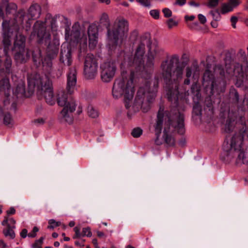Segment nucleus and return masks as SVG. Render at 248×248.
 <instances>
[{"label": "nucleus", "instance_id": "f257e3e1", "mask_svg": "<svg viewBox=\"0 0 248 248\" xmlns=\"http://www.w3.org/2000/svg\"><path fill=\"white\" fill-rule=\"evenodd\" d=\"M161 75L166 84L168 99L172 104L170 111H164L160 108L157 118L153 125L156 136L155 142L163 131V139L169 146H174L175 139L173 134L177 132L180 135L185 133L184 114L180 112L179 99L180 94L178 91L179 81L183 76L184 66L179 63V57L173 55L162 62L160 65Z\"/></svg>", "mask_w": 248, "mask_h": 248}, {"label": "nucleus", "instance_id": "f03ea898", "mask_svg": "<svg viewBox=\"0 0 248 248\" xmlns=\"http://www.w3.org/2000/svg\"><path fill=\"white\" fill-rule=\"evenodd\" d=\"M163 50L158 47L151 46L149 39L142 38L136 48L133 61H127L125 59L123 64L132 67L136 73L140 72L142 76L153 69L155 58L160 55Z\"/></svg>", "mask_w": 248, "mask_h": 248}, {"label": "nucleus", "instance_id": "7ed1b4c3", "mask_svg": "<svg viewBox=\"0 0 248 248\" xmlns=\"http://www.w3.org/2000/svg\"><path fill=\"white\" fill-rule=\"evenodd\" d=\"M36 34L39 39V43L44 41L45 45L48 44V46L46 49V55L44 60L41 58L40 50H37L36 54L34 51L32 52L33 60L35 63H40L42 62L44 69L50 73L52 67V60L57 57L60 45L59 39L55 35L52 41H50V34L46 32L45 24L40 21H37L34 24L33 31L32 32L31 36L35 35Z\"/></svg>", "mask_w": 248, "mask_h": 248}, {"label": "nucleus", "instance_id": "20e7f679", "mask_svg": "<svg viewBox=\"0 0 248 248\" xmlns=\"http://www.w3.org/2000/svg\"><path fill=\"white\" fill-rule=\"evenodd\" d=\"M248 140V128L243 127L239 133L235 134L230 142H225L223 145L221 159L226 163H230L237 156V165L248 164V152L243 148V139Z\"/></svg>", "mask_w": 248, "mask_h": 248}, {"label": "nucleus", "instance_id": "39448f33", "mask_svg": "<svg viewBox=\"0 0 248 248\" xmlns=\"http://www.w3.org/2000/svg\"><path fill=\"white\" fill-rule=\"evenodd\" d=\"M100 23L105 26L107 29V39L109 48L113 50L118 44L120 38L124 36L128 31L127 21L122 19H117L113 25L110 26L108 16L104 13L100 18Z\"/></svg>", "mask_w": 248, "mask_h": 248}, {"label": "nucleus", "instance_id": "423d86ee", "mask_svg": "<svg viewBox=\"0 0 248 248\" xmlns=\"http://www.w3.org/2000/svg\"><path fill=\"white\" fill-rule=\"evenodd\" d=\"M219 74L221 77L224 76L225 72L220 65H216L214 68V74L209 69V67L204 72L202 77V85L205 88L206 93L209 96L215 93H219L224 91L225 82L223 79L217 78L215 76Z\"/></svg>", "mask_w": 248, "mask_h": 248}, {"label": "nucleus", "instance_id": "0eeeda50", "mask_svg": "<svg viewBox=\"0 0 248 248\" xmlns=\"http://www.w3.org/2000/svg\"><path fill=\"white\" fill-rule=\"evenodd\" d=\"M134 75V72L131 71L128 79L123 78L116 79L112 88V93L114 98L118 99L124 95L125 106L127 109L131 107L130 102L133 99L135 92L133 80Z\"/></svg>", "mask_w": 248, "mask_h": 248}, {"label": "nucleus", "instance_id": "6e6552de", "mask_svg": "<svg viewBox=\"0 0 248 248\" xmlns=\"http://www.w3.org/2000/svg\"><path fill=\"white\" fill-rule=\"evenodd\" d=\"M149 81H145V84L141 86L138 91L135 97L133 107L138 109L142 108L144 112L147 111L149 109V104L152 102L156 95V89L158 87V81L154 82V89L150 91Z\"/></svg>", "mask_w": 248, "mask_h": 248}, {"label": "nucleus", "instance_id": "1a4fd4ad", "mask_svg": "<svg viewBox=\"0 0 248 248\" xmlns=\"http://www.w3.org/2000/svg\"><path fill=\"white\" fill-rule=\"evenodd\" d=\"M28 82L30 93H32L34 92V88L36 87L40 93L44 95L48 104L53 105L55 103L52 83L48 77L45 76L36 79H30Z\"/></svg>", "mask_w": 248, "mask_h": 248}, {"label": "nucleus", "instance_id": "9d476101", "mask_svg": "<svg viewBox=\"0 0 248 248\" xmlns=\"http://www.w3.org/2000/svg\"><path fill=\"white\" fill-rule=\"evenodd\" d=\"M57 103L59 106L63 107L59 115L60 120L71 124L73 121V113L77 106L76 100L70 96H69L68 93L61 91L58 94Z\"/></svg>", "mask_w": 248, "mask_h": 248}, {"label": "nucleus", "instance_id": "9b49d317", "mask_svg": "<svg viewBox=\"0 0 248 248\" xmlns=\"http://www.w3.org/2000/svg\"><path fill=\"white\" fill-rule=\"evenodd\" d=\"M98 62L96 58L92 54H88L84 62L83 74L87 79H94L97 74Z\"/></svg>", "mask_w": 248, "mask_h": 248}, {"label": "nucleus", "instance_id": "f8f14e48", "mask_svg": "<svg viewBox=\"0 0 248 248\" xmlns=\"http://www.w3.org/2000/svg\"><path fill=\"white\" fill-rule=\"evenodd\" d=\"M117 69L116 64L113 61H108L100 65L102 80L104 82L110 81L114 77Z\"/></svg>", "mask_w": 248, "mask_h": 248}, {"label": "nucleus", "instance_id": "ddd939ff", "mask_svg": "<svg viewBox=\"0 0 248 248\" xmlns=\"http://www.w3.org/2000/svg\"><path fill=\"white\" fill-rule=\"evenodd\" d=\"M16 103L15 102L12 103V105H10V101L9 99H5L3 101V104L2 106L0 107V117L2 118L3 123L5 125H9L13 124V120L12 117L9 112V109H13L14 110L16 108Z\"/></svg>", "mask_w": 248, "mask_h": 248}, {"label": "nucleus", "instance_id": "4468645a", "mask_svg": "<svg viewBox=\"0 0 248 248\" xmlns=\"http://www.w3.org/2000/svg\"><path fill=\"white\" fill-rule=\"evenodd\" d=\"M200 75V67L197 63H193L188 65L185 69V76L186 78L184 80L185 85H189L190 83V78L197 80Z\"/></svg>", "mask_w": 248, "mask_h": 248}, {"label": "nucleus", "instance_id": "2eb2a0df", "mask_svg": "<svg viewBox=\"0 0 248 248\" xmlns=\"http://www.w3.org/2000/svg\"><path fill=\"white\" fill-rule=\"evenodd\" d=\"M77 72L75 67L69 68L67 74V85L66 91L69 94H72L75 89L77 81Z\"/></svg>", "mask_w": 248, "mask_h": 248}, {"label": "nucleus", "instance_id": "dca6fc26", "mask_svg": "<svg viewBox=\"0 0 248 248\" xmlns=\"http://www.w3.org/2000/svg\"><path fill=\"white\" fill-rule=\"evenodd\" d=\"M89 37V46L93 49L98 43V28L96 23H93L89 25L88 28Z\"/></svg>", "mask_w": 248, "mask_h": 248}, {"label": "nucleus", "instance_id": "f3484780", "mask_svg": "<svg viewBox=\"0 0 248 248\" xmlns=\"http://www.w3.org/2000/svg\"><path fill=\"white\" fill-rule=\"evenodd\" d=\"M60 60L64 65L69 66L72 62L71 48L67 44H63L61 46Z\"/></svg>", "mask_w": 248, "mask_h": 248}, {"label": "nucleus", "instance_id": "a211bd4d", "mask_svg": "<svg viewBox=\"0 0 248 248\" xmlns=\"http://www.w3.org/2000/svg\"><path fill=\"white\" fill-rule=\"evenodd\" d=\"M242 2V0H228L226 2L222 3L220 13L225 15L233 11L234 9L237 8Z\"/></svg>", "mask_w": 248, "mask_h": 248}, {"label": "nucleus", "instance_id": "6ab92c4d", "mask_svg": "<svg viewBox=\"0 0 248 248\" xmlns=\"http://www.w3.org/2000/svg\"><path fill=\"white\" fill-rule=\"evenodd\" d=\"M41 13V7L37 3H32L29 7L26 16L28 20H35L40 17Z\"/></svg>", "mask_w": 248, "mask_h": 248}, {"label": "nucleus", "instance_id": "aec40b11", "mask_svg": "<svg viewBox=\"0 0 248 248\" xmlns=\"http://www.w3.org/2000/svg\"><path fill=\"white\" fill-rule=\"evenodd\" d=\"M15 51V59L17 62H26L30 57L31 52L29 49H21Z\"/></svg>", "mask_w": 248, "mask_h": 248}, {"label": "nucleus", "instance_id": "412c9836", "mask_svg": "<svg viewBox=\"0 0 248 248\" xmlns=\"http://www.w3.org/2000/svg\"><path fill=\"white\" fill-rule=\"evenodd\" d=\"M10 90L11 86L9 79L8 78H4L1 79L0 81V93L5 96V99H8Z\"/></svg>", "mask_w": 248, "mask_h": 248}, {"label": "nucleus", "instance_id": "4be33fe9", "mask_svg": "<svg viewBox=\"0 0 248 248\" xmlns=\"http://www.w3.org/2000/svg\"><path fill=\"white\" fill-rule=\"evenodd\" d=\"M1 7H5L7 15L14 14L16 13L17 6L14 3H9L8 0H1Z\"/></svg>", "mask_w": 248, "mask_h": 248}, {"label": "nucleus", "instance_id": "5701e85b", "mask_svg": "<svg viewBox=\"0 0 248 248\" xmlns=\"http://www.w3.org/2000/svg\"><path fill=\"white\" fill-rule=\"evenodd\" d=\"M25 37L21 34L16 35L14 44L13 50L25 49Z\"/></svg>", "mask_w": 248, "mask_h": 248}, {"label": "nucleus", "instance_id": "b1692460", "mask_svg": "<svg viewBox=\"0 0 248 248\" xmlns=\"http://www.w3.org/2000/svg\"><path fill=\"white\" fill-rule=\"evenodd\" d=\"M205 104V107L204 109V114L207 116V117H211L214 113V108L213 103L210 96L206 98Z\"/></svg>", "mask_w": 248, "mask_h": 248}, {"label": "nucleus", "instance_id": "393cba45", "mask_svg": "<svg viewBox=\"0 0 248 248\" xmlns=\"http://www.w3.org/2000/svg\"><path fill=\"white\" fill-rule=\"evenodd\" d=\"M2 44L4 46V54L7 55L8 53L10 46L11 45V34L10 33H2Z\"/></svg>", "mask_w": 248, "mask_h": 248}, {"label": "nucleus", "instance_id": "a878e982", "mask_svg": "<svg viewBox=\"0 0 248 248\" xmlns=\"http://www.w3.org/2000/svg\"><path fill=\"white\" fill-rule=\"evenodd\" d=\"M16 222V220L13 217H10L8 216H5L4 217L3 220L1 222V224L2 226H6V227L15 229Z\"/></svg>", "mask_w": 248, "mask_h": 248}, {"label": "nucleus", "instance_id": "bb28decb", "mask_svg": "<svg viewBox=\"0 0 248 248\" xmlns=\"http://www.w3.org/2000/svg\"><path fill=\"white\" fill-rule=\"evenodd\" d=\"M14 229L12 228L6 227L3 230V233L6 237H9L10 239H13L16 237V234L14 231Z\"/></svg>", "mask_w": 248, "mask_h": 248}, {"label": "nucleus", "instance_id": "cd10ccee", "mask_svg": "<svg viewBox=\"0 0 248 248\" xmlns=\"http://www.w3.org/2000/svg\"><path fill=\"white\" fill-rule=\"evenodd\" d=\"M232 114L229 112L228 119L227 120L225 124V130L226 132H230L232 129L233 122L235 121V119L231 118Z\"/></svg>", "mask_w": 248, "mask_h": 248}, {"label": "nucleus", "instance_id": "c85d7f7f", "mask_svg": "<svg viewBox=\"0 0 248 248\" xmlns=\"http://www.w3.org/2000/svg\"><path fill=\"white\" fill-rule=\"evenodd\" d=\"M193 113L194 115L200 117L202 115L201 106L199 103H195L193 106Z\"/></svg>", "mask_w": 248, "mask_h": 248}, {"label": "nucleus", "instance_id": "c756f323", "mask_svg": "<svg viewBox=\"0 0 248 248\" xmlns=\"http://www.w3.org/2000/svg\"><path fill=\"white\" fill-rule=\"evenodd\" d=\"M87 112L88 115L93 118H96L98 116V113L93 106H89L87 108Z\"/></svg>", "mask_w": 248, "mask_h": 248}, {"label": "nucleus", "instance_id": "7c9ffc66", "mask_svg": "<svg viewBox=\"0 0 248 248\" xmlns=\"http://www.w3.org/2000/svg\"><path fill=\"white\" fill-rule=\"evenodd\" d=\"M6 58L4 63V65L6 69V72L8 73H10L11 72V67L12 65V60L11 58L7 55L5 54Z\"/></svg>", "mask_w": 248, "mask_h": 248}, {"label": "nucleus", "instance_id": "2f4dec72", "mask_svg": "<svg viewBox=\"0 0 248 248\" xmlns=\"http://www.w3.org/2000/svg\"><path fill=\"white\" fill-rule=\"evenodd\" d=\"M25 93V85L24 83H20L16 88L15 93L17 95H23Z\"/></svg>", "mask_w": 248, "mask_h": 248}, {"label": "nucleus", "instance_id": "473e14b6", "mask_svg": "<svg viewBox=\"0 0 248 248\" xmlns=\"http://www.w3.org/2000/svg\"><path fill=\"white\" fill-rule=\"evenodd\" d=\"M25 17V12L23 10H19L17 14V17L16 18V21L19 24H22Z\"/></svg>", "mask_w": 248, "mask_h": 248}, {"label": "nucleus", "instance_id": "72a5a7b5", "mask_svg": "<svg viewBox=\"0 0 248 248\" xmlns=\"http://www.w3.org/2000/svg\"><path fill=\"white\" fill-rule=\"evenodd\" d=\"M48 224L49 225L47 226V228L52 229L60 226L61 225V222L60 221H56L55 220L51 219L48 221Z\"/></svg>", "mask_w": 248, "mask_h": 248}, {"label": "nucleus", "instance_id": "f704fd0d", "mask_svg": "<svg viewBox=\"0 0 248 248\" xmlns=\"http://www.w3.org/2000/svg\"><path fill=\"white\" fill-rule=\"evenodd\" d=\"M2 27L3 30V33H10V27H9V21L7 20H4L2 23Z\"/></svg>", "mask_w": 248, "mask_h": 248}, {"label": "nucleus", "instance_id": "c9c22d12", "mask_svg": "<svg viewBox=\"0 0 248 248\" xmlns=\"http://www.w3.org/2000/svg\"><path fill=\"white\" fill-rule=\"evenodd\" d=\"M142 133V130L139 127L134 128L132 132L131 135L134 138H139Z\"/></svg>", "mask_w": 248, "mask_h": 248}, {"label": "nucleus", "instance_id": "e433bc0d", "mask_svg": "<svg viewBox=\"0 0 248 248\" xmlns=\"http://www.w3.org/2000/svg\"><path fill=\"white\" fill-rule=\"evenodd\" d=\"M44 237H41L38 240L35 241L34 244L32 245V248H42V245L44 240Z\"/></svg>", "mask_w": 248, "mask_h": 248}, {"label": "nucleus", "instance_id": "4c0bfd02", "mask_svg": "<svg viewBox=\"0 0 248 248\" xmlns=\"http://www.w3.org/2000/svg\"><path fill=\"white\" fill-rule=\"evenodd\" d=\"M210 14L212 15L213 18L216 21L220 19V13L217 10L216 11H211Z\"/></svg>", "mask_w": 248, "mask_h": 248}, {"label": "nucleus", "instance_id": "58836bf2", "mask_svg": "<svg viewBox=\"0 0 248 248\" xmlns=\"http://www.w3.org/2000/svg\"><path fill=\"white\" fill-rule=\"evenodd\" d=\"M92 235V233L91 231V228L90 227H86L83 228L82 231V236H86L87 237H91Z\"/></svg>", "mask_w": 248, "mask_h": 248}, {"label": "nucleus", "instance_id": "ea45409f", "mask_svg": "<svg viewBox=\"0 0 248 248\" xmlns=\"http://www.w3.org/2000/svg\"><path fill=\"white\" fill-rule=\"evenodd\" d=\"M150 16L155 19H158L160 17V12L158 10H152L150 11Z\"/></svg>", "mask_w": 248, "mask_h": 248}, {"label": "nucleus", "instance_id": "a19ab883", "mask_svg": "<svg viewBox=\"0 0 248 248\" xmlns=\"http://www.w3.org/2000/svg\"><path fill=\"white\" fill-rule=\"evenodd\" d=\"M219 3V0H209L206 6L209 8H213L217 7Z\"/></svg>", "mask_w": 248, "mask_h": 248}, {"label": "nucleus", "instance_id": "79ce46f5", "mask_svg": "<svg viewBox=\"0 0 248 248\" xmlns=\"http://www.w3.org/2000/svg\"><path fill=\"white\" fill-rule=\"evenodd\" d=\"M74 231L75 232V235L73 236V239H77L82 236V232H80V229L79 227L76 226L74 228Z\"/></svg>", "mask_w": 248, "mask_h": 248}, {"label": "nucleus", "instance_id": "37998d69", "mask_svg": "<svg viewBox=\"0 0 248 248\" xmlns=\"http://www.w3.org/2000/svg\"><path fill=\"white\" fill-rule=\"evenodd\" d=\"M166 23L169 29H171L173 27L176 26L178 24V22L172 18L168 19Z\"/></svg>", "mask_w": 248, "mask_h": 248}, {"label": "nucleus", "instance_id": "c03bdc74", "mask_svg": "<svg viewBox=\"0 0 248 248\" xmlns=\"http://www.w3.org/2000/svg\"><path fill=\"white\" fill-rule=\"evenodd\" d=\"M138 2L144 7H150L151 6V0H136Z\"/></svg>", "mask_w": 248, "mask_h": 248}, {"label": "nucleus", "instance_id": "a18cd8bd", "mask_svg": "<svg viewBox=\"0 0 248 248\" xmlns=\"http://www.w3.org/2000/svg\"><path fill=\"white\" fill-rule=\"evenodd\" d=\"M162 12L164 14V16L166 18L170 17L172 16L171 11L168 8H164L162 10Z\"/></svg>", "mask_w": 248, "mask_h": 248}, {"label": "nucleus", "instance_id": "49530a36", "mask_svg": "<svg viewBox=\"0 0 248 248\" xmlns=\"http://www.w3.org/2000/svg\"><path fill=\"white\" fill-rule=\"evenodd\" d=\"M45 119L42 118H38L34 120L33 123L37 126L43 124L45 122Z\"/></svg>", "mask_w": 248, "mask_h": 248}, {"label": "nucleus", "instance_id": "de8ad7c7", "mask_svg": "<svg viewBox=\"0 0 248 248\" xmlns=\"http://www.w3.org/2000/svg\"><path fill=\"white\" fill-rule=\"evenodd\" d=\"M39 231L37 227H34L31 232L28 233V236L29 237L34 238L36 236V232Z\"/></svg>", "mask_w": 248, "mask_h": 248}, {"label": "nucleus", "instance_id": "09e8293b", "mask_svg": "<svg viewBox=\"0 0 248 248\" xmlns=\"http://www.w3.org/2000/svg\"><path fill=\"white\" fill-rule=\"evenodd\" d=\"M238 17L236 16H232L231 18V22L232 23V26L233 28H236V24L238 21Z\"/></svg>", "mask_w": 248, "mask_h": 248}, {"label": "nucleus", "instance_id": "8fccbe9b", "mask_svg": "<svg viewBox=\"0 0 248 248\" xmlns=\"http://www.w3.org/2000/svg\"><path fill=\"white\" fill-rule=\"evenodd\" d=\"M50 23L52 30L56 31L57 29V26L56 25V20L55 18L51 19Z\"/></svg>", "mask_w": 248, "mask_h": 248}, {"label": "nucleus", "instance_id": "3c124183", "mask_svg": "<svg viewBox=\"0 0 248 248\" xmlns=\"http://www.w3.org/2000/svg\"><path fill=\"white\" fill-rule=\"evenodd\" d=\"M198 19L201 24H204L206 22V18L205 16L202 14H199L198 16Z\"/></svg>", "mask_w": 248, "mask_h": 248}, {"label": "nucleus", "instance_id": "603ef678", "mask_svg": "<svg viewBox=\"0 0 248 248\" xmlns=\"http://www.w3.org/2000/svg\"><path fill=\"white\" fill-rule=\"evenodd\" d=\"M70 28L69 27H67L65 29V39L68 40H71L72 39L70 38V36L71 35L70 34Z\"/></svg>", "mask_w": 248, "mask_h": 248}, {"label": "nucleus", "instance_id": "864d4df0", "mask_svg": "<svg viewBox=\"0 0 248 248\" xmlns=\"http://www.w3.org/2000/svg\"><path fill=\"white\" fill-rule=\"evenodd\" d=\"M7 215L9 217L10 215H14L16 213V210L13 207H11L9 210L6 211Z\"/></svg>", "mask_w": 248, "mask_h": 248}, {"label": "nucleus", "instance_id": "5fc2aeb1", "mask_svg": "<svg viewBox=\"0 0 248 248\" xmlns=\"http://www.w3.org/2000/svg\"><path fill=\"white\" fill-rule=\"evenodd\" d=\"M27 233H28L27 230L26 229H23L22 230V231L21 232L20 234V236H21V237L22 238H25L27 236Z\"/></svg>", "mask_w": 248, "mask_h": 248}, {"label": "nucleus", "instance_id": "6e6d98bb", "mask_svg": "<svg viewBox=\"0 0 248 248\" xmlns=\"http://www.w3.org/2000/svg\"><path fill=\"white\" fill-rule=\"evenodd\" d=\"M186 3V0H176L175 4L180 6H183Z\"/></svg>", "mask_w": 248, "mask_h": 248}, {"label": "nucleus", "instance_id": "4d7b16f0", "mask_svg": "<svg viewBox=\"0 0 248 248\" xmlns=\"http://www.w3.org/2000/svg\"><path fill=\"white\" fill-rule=\"evenodd\" d=\"M197 88V84L196 82H195L192 85V86L191 87V92L192 93H194L196 91H197L198 90Z\"/></svg>", "mask_w": 248, "mask_h": 248}, {"label": "nucleus", "instance_id": "13d9d810", "mask_svg": "<svg viewBox=\"0 0 248 248\" xmlns=\"http://www.w3.org/2000/svg\"><path fill=\"white\" fill-rule=\"evenodd\" d=\"M96 234L97 236L100 238L105 237V233L102 232L97 231H96Z\"/></svg>", "mask_w": 248, "mask_h": 248}, {"label": "nucleus", "instance_id": "bf43d9fd", "mask_svg": "<svg viewBox=\"0 0 248 248\" xmlns=\"http://www.w3.org/2000/svg\"><path fill=\"white\" fill-rule=\"evenodd\" d=\"M3 8H4L3 7H1V2L0 4V17L2 18H4V12L3 11Z\"/></svg>", "mask_w": 248, "mask_h": 248}, {"label": "nucleus", "instance_id": "052dcab7", "mask_svg": "<svg viewBox=\"0 0 248 248\" xmlns=\"http://www.w3.org/2000/svg\"><path fill=\"white\" fill-rule=\"evenodd\" d=\"M186 140L185 138H182L179 142V144L180 146H183L186 144Z\"/></svg>", "mask_w": 248, "mask_h": 248}, {"label": "nucleus", "instance_id": "680f3d73", "mask_svg": "<svg viewBox=\"0 0 248 248\" xmlns=\"http://www.w3.org/2000/svg\"><path fill=\"white\" fill-rule=\"evenodd\" d=\"M194 18H195V16H185V19L186 21H187V20L192 21L194 19Z\"/></svg>", "mask_w": 248, "mask_h": 248}, {"label": "nucleus", "instance_id": "e2e57ef3", "mask_svg": "<svg viewBox=\"0 0 248 248\" xmlns=\"http://www.w3.org/2000/svg\"><path fill=\"white\" fill-rule=\"evenodd\" d=\"M189 5L193 6L199 7L200 6V4L198 3H196L194 1H191L189 3Z\"/></svg>", "mask_w": 248, "mask_h": 248}, {"label": "nucleus", "instance_id": "0e129e2a", "mask_svg": "<svg viewBox=\"0 0 248 248\" xmlns=\"http://www.w3.org/2000/svg\"><path fill=\"white\" fill-rule=\"evenodd\" d=\"M98 1L100 3H105L107 5L110 3V0H98Z\"/></svg>", "mask_w": 248, "mask_h": 248}, {"label": "nucleus", "instance_id": "69168bd1", "mask_svg": "<svg viewBox=\"0 0 248 248\" xmlns=\"http://www.w3.org/2000/svg\"><path fill=\"white\" fill-rule=\"evenodd\" d=\"M93 244L94 245L96 248H98V243H97V240L96 239L94 238L92 241Z\"/></svg>", "mask_w": 248, "mask_h": 248}, {"label": "nucleus", "instance_id": "338daca9", "mask_svg": "<svg viewBox=\"0 0 248 248\" xmlns=\"http://www.w3.org/2000/svg\"><path fill=\"white\" fill-rule=\"evenodd\" d=\"M211 25L214 28H217V24L216 21L211 22Z\"/></svg>", "mask_w": 248, "mask_h": 248}, {"label": "nucleus", "instance_id": "774afa93", "mask_svg": "<svg viewBox=\"0 0 248 248\" xmlns=\"http://www.w3.org/2000/svg\"><path fill=\"white\" fill-rule=\"evenodd\" d=\"M0 244L2 245V248H5L6 247V245L4 243V241L2 240H0Z\"/></svg>", "mask_w": 248, "mask_h": 248}]
</instances>
